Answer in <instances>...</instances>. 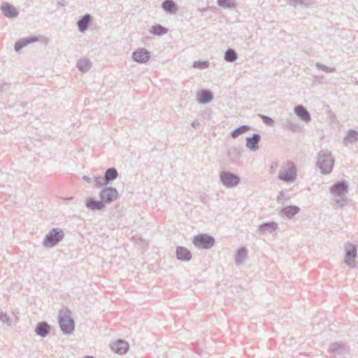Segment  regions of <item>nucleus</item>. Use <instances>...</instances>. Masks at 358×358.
<instances>
[{"instance_id": "nucleus-1", "label": "nucleus", "mask_w": 358, "mask_h": 358, "mask_svg": "<svg viewBox=\"0 0 358 358\" xmlns=\"http://www.w3.org/2000/svg\"><path fill=\"white\" fill-rule=\"evenodd\" d=\"M335 159L328 150H321L317 154L316 167L322 175L330 174L334 167Z\"/></svg>"}, {"instance_id": "nucleus-12", "label": "nucleus", "mask_w": 358, "mask_h": 358, "mask_svg": "<svg viewBox=\"0 0 358 358\" xmlns=\"http://www.w3.org/2000/svg\"><path fill=\"white\" fill-rule=\"evenodd\" d=\"M0 10L3 16L7 18H15L19 15L17 9L13 5L8 2H3L0 6Z\"/></svg>"}, {"instance_id": "nucleus-19", "label": "nucleus", "mask_w": 358, "mask_h": 358, "mask_svg": "<svg viewBox=\"0 0 358 358\" xmlns=\"http://www.w3.org/2000/svg\"><path fill=\"white\" fill-rule=\"evenodd\" d=\"M35 333L41 337H46L50 332V326L47 322L43 321L38 322L35 328Z\"/></svg>"}, {"instance_id": "nucleus-32", "label": "nucleus", "mask_w": 358, "mask_h": 358, "mask_svg": "<svg viewBox=\"0 0 358 358\" xmlns=\"http://www.w3.org/2000/svg\"><path fill=\"white\" fill-rule=\"evenodd\" d=\"M287 4L296 8L298 5L305 7H310L313 3V0H286Z\"/></svg>"}, {"instance_id": "nucleus-11", "label": "nucleus", "mask_w": 358, "mask_h": 358, "mask_svg": "<svg viewBox=\"0 0 358 358\" xmlns=\"http://www.w3.org/2000/svg\"><path fill=\"white\" fill-rule=\"evenodd\" d=\"M131 57L134 59V61L138 63H146L150 59V52L145 48H138L134 52H133Z\"/></svg>"}, {"instance_id": "nucleus-35", "label": "nucleus", "mask_w": 358, "mask_h": 358, "mask_svg": "<svg viewBox=\"0 0 358 358\" xmlns=\"http://www.w3.org/2000/svg\"><path fill=\"white\" fill-rule=\"evenodd\" d=\"M290 199V194L288 192L280 191L277 196V203L283 206L286 201Z\"/></svg>"}, {"instance_id": "nucleus-37", "label": "nucleus", "mask_w": 358, "mask_h": 358, "mask_svg": "<svg viewBox=\"0 0 358 358\" xmlns=\"http://www.w3.org/2000/svg\"><path fill=\"white\" fill-rule=\"evenodd\" d=\"M315 66L316 68L318 69V70H321L322 71H324L326 73H334L336 71V68L335 67H331V66H326L323 64H321L320 62H317L315 64Z\"/></svg>"}, {"instance_id": "nucleus-24", "label": "nucleus", "mask_w": 358, "mask_h": 358, "mask_svg": "<svg viewBox=\"0 0 358 358\" xmlns=\"http://www.w3.org/2000/svg\"><path fill=\"white\" fill-rule=\"evenodd\" d=\"M278 228V224L275 222H267L259 225L257 231L261 234L272 233Z\"/></svg>"}, {"instance_id": "nucleus-38", "label": "nucleus", "mask_w": 358, "mask_h": 358, "mask_svg": "<svg viewBox=\"0 0 358 358\" xmlns=\"http://www.w3.org/2000/svg\"><path fill=\"white\" fill-rule=\"evenodd\" d=\"M104 177L101 176H95L94 178V187L100 188L102 187H106L108 185L106 181H104Z\"/></svg>"}, {"instance_id": "nucleus-17", "label": "nucleus", "mask_w": 358, "mask_h": 358, "mask_svg": "<svg viewBox=\"0 0 358 358\" xmlns=\"http://www.w3.org/2000/svg\"><path fill=\"white\" fill-rule=\"evenodd\" d=\"M294 112L296 115L305 122L311 121V115L307 109L302 105H298L294 107Z\"/></svg>"}, {"instance_id": "nucleus-18", "label": "nucleus", "mask_w": 358, "mask_h": 358, "mask_svg": "<svg viewBox=\"0 0 358 358\" xmlns=\"http://www.w3.org/2000/svg\"><path fill=\"white\" fill-rule=\"evenodd\" d=\"M176 258L182 262H189L192 259V252L187 248L178 246L176 250Z\"/></svg>"}, {"instance_id": "nucleus-25", "label": "nucleus", "mask_w": 358, "mask_h": 358, "mask_svg": "<svg viewBox=\"0 0 358 358\" xmlns=\"http://www.w3.org/2000/svg\"><path fill=\"white\" fill-rule=\"evenodd\" d=\"M162 8L167 13L175 14L178 6L173 0H164L162 3Z\"/></svg>"}, {"instance_id": "nucleus-47", "label": "nucleus", "mask_w": 358, "mask_h": 358, "mask_svg": "<svg viewBox=\"0 0 358 358\" xmlns=\"http://www.w3.org/2000/svg\"><path fill=\"white\" fill-rule=\"evenodd\" d=\"M57 5L59 6H65V1L64 0H60L57 2Z\"/></svg>"}, {"instance_id": "nucleus-20", "label": "nucleus", "mask_w": 358, "mask_h": 358, "mask_svg": "<svg viewBox=\"0 0 358 358\" xmlns=\"http://www.w3.org/2000/svg\"><path fill=\"white\" fill-rule=\"evenodd\" d=\"M300 211L299 207L296 206H287L282 208L280 212V215L286 217L288 219H292Z\"/></svg>"}, {"instance_id": "nucleus-23", "label": "nucleus", "mask_w": 358, "mask_h": 358, "mask_svg": "<svg viewBox=\"0 0 358 358\" xmlns=\"http://www.w3.org/2000/svg\"><path fill=\"white\" fill-rule=\"evenodd\" d=\"M37 41L38 38L36 36H29L21 38L15 42L14 49L16 52H18L28 44L36 42Z\"/></svg>"}, {"instance_id": "nucleus-2", "label": "nucleus", "mask_w": 358, "mask_h": 358, "mask_svg": "<svg viewBox=\"0 0 358 358\" xmlns=\"http://www.w3.org/2000/svg\"><path fill=\"white\" fill-rule=\"evenodd\" d=\"M64 233L60 228H53L47 234L43 239V245L45 248H52L63 240Z\"/></svg>"}, {"instance_id": "nucleus-44", "label": "nucleus", "mask_w": 358, "mask_h": 358, "mask_svg": "<svg viewBox=\"0 0 358 358\" xmlns=\"http://www.w3.org/2000/svg\"><path fill=\"white\" fill-rule=\"evenodd\" d=\"M191 125L193 128L196 129L200 126V122L198 120H194L192 122Z\"/></svg>"}, {"instance_id": "nucleus-6", "label": "nucleus", "mask_w": 358, "mask_h": 358, "mask_svg": "<svg viewBox=\"0 0 358 358\" xmlns=\"http://www.w3.org/2000/svg\"><path fill=\"white\" fill-rule=\"evenodd\" d=\"M220 180L224 187L232 188L240 183L241 178L230 171H222L220 173Z\"/></svg>"}, {"instance_id": "nucleus-27", "label": "nucleus", "mask_w": 358, "mask_h": 358, "mask_svg": "<svg viewBox=\"0 0 358 358\" xmlns=\"http://www.w3.org/2000/svg\"><path fill=\"white\" fill-rule=\"evenodd\" d=\"M251 129V127L246 124L240 125L235 129L231 131L230 136L232 138H236L239 136L246 133L247 131H250Z\"/></svg>"}, {"instance_id": "nucleus-3", "label": "nucleus", "mask_w": 358, "mask_h": 358, "mask_svg": "<svg viewBox=\"0 0 358 358\" xmlns=\"http://www.w3.org/2000/svg\"><path fill=\"white\" fill-rule=\"evenodd\" d=\"M296 177L297 171L294 163L287 161L285 169L280 171L278 178L287 183H291L296 180Z\"/></svg>"}, {"instance_id": "nucleus-8", "label": "nucleus", "mask_w": 358, "mask_h": 358, "mask_svg": "<svg viewBox=\"0 0 358 358\" xmlns=\"http://www.w3.org/2000/svg\"><path fill=\"white\" fill-rule=\"evenodd\" d=\"M357 256V247L348 243L345 247V263L351 268L356 266L355 259Z\"/></svg>"}, {"instance_id": "nucleus-15", "label": "nucleus", "mask_w": 358, "mask_h": 358, "mask_svg": "<svg viewBox=\"0 0 358 358\" xmlns=\"http://www.w3.org/2000/svg\"><path fill=\"white\" fill-rule=\"evenodd\" d=\"M92 21V17L90 14L87 13L80 17L77 22L78 29L80 32L84 33L87 31Z\"/></svg>"}, {"instance_id": "nucleus-43", "label": "nucleus", "mask_w": 358, "mask_h": 358, "mask_svg": "<svg viewBox=\"0 0 358 358\" xmlns=\"http://www.w3.org/2000/svg\"><path fill=\"white\" fill-rule=\"evenodd\" d=\"M278 167V163L277 162H273L271 165L270 166V171L271 173H273L275 169Z\"/></svg>"}, {"instance_id": "nucleus-22", "label": "nucleus", "mask_w": 358, "mask_h": 358, "mask_svg": "<svg viewBox=\"0 0 358 358\" xmlns=\"http://www.w3.org/2000/svg\"><path fill=\"white\" fill-rule=\"evenodd\" d=\"M112 349L119 355H124L128 352L129 344L123 340H118L112 346Z\"/></svg>"}, {"instance_id": "nucleus-4", "label": "nucleus", "mask_w": 358, "mask_h": 358, "mask_svg": "<svg viewBox=\"0 0 358 358\" xmlns=\"http://www.w3.org/2000/svg\"><path fill=\"white\" fill-rule=\"evenodd\" d=\"M192 243L199 249H210L215 243V238L207 234H200L192 238Z\"/></svg>"}, {"instance_id": "nucleus-45", "label": "nucleus", "mask_w": 358, "mask_h": 358, "mask_svg": "<svg viewBox=\"0 0 358 358\" xmlns=\"http://www.w3.org/2000/svg\"><path fill=\"white\" fill-rule=\"evenodd\" d=\"M83 180L86 181L87 182L90 183L92 182V178L87 176H83Z\"/></svg>"}, {"instance_id": "nucleus-42", "label": "nucleus", "mask_w": 358, "mask_h": 358, "mask_svg": "<svg viewBox=\"0 0 358 358\" xmlns=\"http://www.w3.org/2000/svg\"><path fill=\"white\" fill-rule=\"evenodd\" d=\"M336 207L343 208L347 205L346 199H338L335 200Z\"/></svg>"}, {"instance_id": "nucleus-30", "label": "nucleus", "mask_w": 358, "mask_h": 358, "mask_svg": "<svg viewBox=\"0 0 358 358\" xmlns=\"http://www.w3.org/2000/svg\"><path fill=\"white\" fill-rule=\"evenodd\" d=\"M76 66L81 72L86 73L91 67V62L87 59H80L77 62Z\"/></svg>"}, {"instance_id": "nucleus-28", "label": "nucleus", "mask_w": 358, "mask_h": 358, "mask_svg": "<svg viewBox=\"0 0 358 358\" xmlns=\"http://www.w3.org/2000/svg\"><path fill=\"white\" fill-rule=\"evenodd\" d=\"M358 141V131L355 129H350L347 135L344 137L343 142L347 143H355Z\"/></svg>"}, {"instance_id": "nucleus-26", "label": "nucleus", "mask_w": 358, "mask_h": 358, "mask_svg": "<svg viewBox=\"0 0 358 358\" xmlns=\"http://www.w3.org/2000/svg\"><path fill=\"white\" fill-rule=\"evenodd\" d=\"M119 176L117 170L114 168H108L106 170L103 177L104 181L106 182L107 185H108L110 182L116 180Z\"/></svg>"}, {"instance_id": "nucleus-29", "label": "nucleus", "mask_w": 358, "mask_h": 358, "mask_svg": "<svg viewBox=\"0 0 358 358\" xmlns=\"http://www.w3.org/2000/svg\"><path fill=\"white\" fill-rule=\"evenodd\" d=\"M248 250L245 247H241L236 251L235 262L236 264H241L247 257Z\"/></svg>"}, {"instance_id": "nucleus-49", "label": "nucleus", "mask_w": 358, "mask_h": 358, "mask_svg": "<svg viewBox=\"0 0 358 358\" xmlns=\"http://www.w3.org/2000/svg\"><path fill=\"white\" fill-rule=\"evenodd\" d=\"M67 199H69V200L73 199V197H69V198H67Z\"/></svg>"}, {"instance_id": "nucleus-36", "label": "nucleus", "mask_w": 358, "mask_h": 358, "mask_svg": "<svg viewBox=\"0 0 358 358\" xmlns=\"http://www.w3.org/2000/svg\"><path fill=\"white\" fill-rule=\"evenodd\" d=\"M227 155L230 160L235 161L240 158L241 152L238 148H231L228 150Z\"/></svg>"}, {"instance_id": "nucleus-14", "label": "nucleus", "mask_w": 358, "mask_h": 358, "mask_svg": "<svg viewBox=\"0 0 358 358\" xmlns=\"http://www.w3.org/2000/svg\"><path fill=\"white\" fill-rule=\"evenodd\" d=\"M245 141V146L251 151L255 152L259 148L261 136L259 134H253L251 136L247 137Z\"/></svg>"}, {"instance_id": "nucleus-34", "label": "nucleus", "mask_w": 358, "mask_h": 358, "mask_svg": "<svg viewBox=\"0 0 358 358\" xmlns=\"http://www.w3.org/2000/svg\"><path fill=\"white\" fill-rule=\"evenodd\" d=\"M217 3L222 8L234 9L236 8L235 0H217Z\"/></svg>"}, {"instance_id": "nucleus-16", "label": "nucleus", "mask_w": 358, "mask_h": 358, "mask_svg": "<svg viewBox=\"0 0 358 358\" xmlns=\"http://www.w3.org/2000/svg\"><path fill=\"white\" fill-rule=\"evenodd\" d=\"M85 206L90 210H101L105 208V206L101 200H96L94 197H88L85 200Z\"/></svg>"}, {"instance_id": "nucleus-41", "label": "nucleus", "mask_w": 358, "mask_h": 358, "mask_svg": "<svg viewBox=\"0 0 358 358\" xmlns=\"http://www.w3.org/2000/svg\"><path fill=\"white\" fill-rule=\"evenodd\" d=\"M260 117L261 119L262 120L263 122L268 125V126H273V124H274V120L268 117V116H266V115H260Z\"/></svg>"}, {"instance_id": "nucleus-39", "label": "nucleus", "mask_w": 358, "mask_h": 358, "mask_svg": "<svg viewBox=\"0 0 358 358\" xmlns=\"http://www.w3.org/2000/svg\"><path fill=\"white\" fill-rule=\"evenodd\" d=\"M192 66L195 69H205L209 66L208 61H196L193 63Z\"/></svg>"}, {"instance_id": "nucleus-10", "label": "nucleus", "mask_w": 358, "mask_h": 358, "mask_svg": "<svg viewBox=\"0 0 358 358\" xmlns=\"http://www.w3.org/2000/svg\"><path fill=\"white\" fill-rule=\"evenodd\" d=\"M329 190L330 193L335 196H341L348 192V184L345 180H340L333 184Z\"/></svg>"}, {"instance_id": "nucleus-31", "label": "nucleus", "mask_w": 358, "mask_h": 358, "mask_svg": "<svg viewBox=\"0 0 358 358\" xmlns=\"http://www.w3.org/2000/svg\"><path fill=\"white\" fill-rule=\"evenodd\" d=\"M150 33L155 36H163L168 32V29L159 24L152 26Z\"/></svg>"}, {"instance_id": "nucleus-48", "label": "nucleus", "mask_w": 358, "mask_h": 358, "mask_svg": "<svg viewBox=\"0 0 358 358\" xmlns=\"http://www.w3.org/2000/svg\"><path fill=\"white\" fill-rule=\"evenodd\" d=\"M83 358H96V357H94V356H92V355H86Z\"/></svg>"}, {"instance_id": "nucleus-46", "label": "nucleus", "mask_w": 358, "mask_h": 358, "mask_svg": "<svg viewBox=\"0 0 358 358\" xmlns=\"http://www.w3.org/2000/svg\"><path fill=\"white\" fill-rule=\"evenodd\" d=\"M9 88V85L4 83L3 85H0V92L3 91L4 90Z\"/></svg>"}, {"instance_id": "nucleus-13", "label": "nucleus", "mask_w": 358, "mask_h": 358, "mask_svg": "<svg viewBox=\"0 0 358 358\" xmlns=\"http://www.w3.org/2000/svg\"><path fill=\"white\" fill-rule=\"evenodd\" d=\"M281 127L284 130L296 133L301 130V127L296 120L287 118L282 120Z\"/></svg>"}, {"instance_id": "nucleus-33", "label": "nucleus", "mask_w": 358, "mask_h": 358, "mask_svg": "<svg viewBox=\"0 0 358 358\" xmlns=\"http://www.w3.org/2000/svg\"><path fill=\"white\" fill-rule=\"evenodd\" d=\"M238 59L236 52L232 48H228L224 55V59L227 62H234Z\"/></svg>"}, {"instance_id": "nucleus-21", "label": "nucleus", "mask_w": 358, "mask_h": 358, "mask_svg": "<svg viewBox=\"0 0 358 358\" xmlns=\"http://www.w3.org/2000/svg\"><path fill=\"white\" fill-rule=\"evenodd\" d=\"M213 99V93L208 90H201L197 94V101L199 103L206 104L210 103Z\"/></svg>"}, {"instance_id": "nucleus-40", "label": "nucleus", "mask_w": 358, "mask_h": 358, "mask_svg": "<svg viewBox=\"0 0 358 358\" xmlns=\"http://www.w3.org/2000/svg\"><path fill=\"white\" fill-rule=\"evenodd\" d=\"M0 321L8 326L11 325L10 319L8 315L3 312L0 311Z\"/></svg>"}, {"instance_id": "nucleus-7", "label": "nucleus", "mask_w": 358, "mask_h": 358, "mask_svg": "<svg viewBox=\"0 0 358 358\" xmlns=\"http://www.w3.org/2000/svg\"><path fill=\"white\" fill-rule=\"evenodd\" d=\"M58 320L60 329L64 334L69 335L73 333L75 323L69 315L66 313L60 314Z\"/></svg>"}, {"instance_id": "nucleus-5", "label": "nucleus", "mask_w": 358, "mask_h": 358, "mask_svg": "<svg viewBox=\"0 0 358 358\" xmlns=\"http://www.w3.org/2000/svg\"><path fill=\"white\" fill-rule=\"evenodd\" d=\"M99 196L106 206V205L116 201L119 196V193L116 188L106 186L102 188L99 194Z\"/></svg>"}, {"instance_id": "nucleus-9", "label": "nucleus", "mask_w": 358, "mask_h": 358, "mask_svg": "<svg viewBox=\"0 0 358 358\" xmlns=\"http://www.w3.org/2000/svg\"><path fill=\"white\" fill-rule=\"evenodd\" d=\"M329 352L332 354L334 357L344 356L349 353V348L345 343L335 342L330 345Z\"/></svg>"}]
</instances>
